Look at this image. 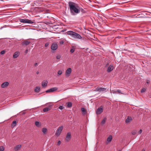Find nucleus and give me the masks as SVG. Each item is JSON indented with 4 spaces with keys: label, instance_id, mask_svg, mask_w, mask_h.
<instances>
[{
    "label": "nucleus",
    "instance_id": "9d476101",
    "mask_svg": "<svg viewBox=\"0 0 151 151\" xmlns=\"http://www.w3.org/2000/svg\"><path fill=\"white\" fill-rule=\"evenodd\" d=\"M9 83L8 82H5L1 84V87L2 88H6L9 86Z\"/></svg>",
    "mask_w": 151,
    "mask_h": 151
},
{
    "label": "nucleus",
    "instance_id": "f257e3e1",
    "mask_svg": "<svg viewBox=\"0 0 151 151\" xmlns=\"http://www.w3.org/2000/svg\"><path fill=\"white\" fill-rule=\"evenodd\" d=\"M67 34L70 35L71 37L74 39H80L82 38L81 36L78 34L72 31H68Z\"/></svg>",
    "mask_w": 151,
    "mask_h": 151
},
{
    "label": "nucleus",
    "instance_id": "de8ad7c7",
    "mask_svg": "<svg viewBox=\"0 0 151 151\" xmlns=\"http://www.w3.org/2000/svg\"><path fill=\"white\" fill-rule=\"evenodd\" d=\"M142 151H145V149H143L142 150Z\"/></svg>",
    "mask_w": 151,
    "mask_h": 151
},
{
    "label": "nucleus",
    "instance_id": "37998d69",
    "mask_svg": "<svg viewBox=\"0 0 151 151\" xmlns=\"http://www.w3.org/2000/svg\"><path fill=\"white\" fill-rule=\"evenodd\" d=\"M142 132V129H140V130L139 131V134H141Z\"/></svg>",
    "mask_w": 151,
    "mask_h": 151
},
{
    "label": "nucleus",
    "instance_id": "423d86ee",
    "mask_svg": "<svg viewBox=\"0 0 151 151\" xmlns=\"http://www.w3.org/2000/svg\"><path fill=\"white\" fill-rule=\"evenodd\" d=\"M80 10H70V13L72 15H74L80 12Z\"/></svg>",
    "mask_w": 151,
    "mask_h": 151
},
{
    "label": "nucleus",
    "instance_id": "7ed1b4c3",
    "mask_svg": "<svg viewBox=\"0 0 151 151\" xmlns=\"http://www.w3.org/2000/svg\"><path fill=\"white\" fill-rule=\"evenodd\" d=\"M63 128V127L62 126L59 127L56 131V132L55 133V135L57 136V137L59 136L61 133Z\"/></svg>",
    "mask_w": 151,
    "mask_h": 151
},
{
    "label": "nucleus",
    "instance_id": "2eb2a0df",
    "mask_svg": "<svg viewBox=\"0 0 151 151\" xmlns=\"http://www.w3.org/2000/svg\"><path fill=\"white\" fill-rule=\"evenodd\" d=\"M30 43V42L28 41H24L22 42V44L23 46H27L29 45Z\"/></svg>",
    "mask_w": 151,
    "mask_h": 151
},
{
    "label": "nucleus",
    "instance_id": "c9c22d12",
    "mask_svg": "<svg viewBox=\"0 0 151 151\" xmlns=\"http://www.w3.org/2000/svg\"><path fill=\"white\" fill-rule=\"evenodd\" d=\"M5 51L3 50L1 51L0 52V54L1 55H3L4 54Z\"/></svg>",
    "mask_w": 151,
    "mask_h": 151
},
{
    "label": "nucleus",
    "instance_id": "c85d7f7f",
    "mask_svg": "<svg viewBox=\"0 0 151 151\" xmlns=\"http://www.w3.org/2000/svg\"><path fill=\"white\" fill-rule=\"evenodd\" d=\"M62 73V72L61 70H59L58 71V76H59L60 75H61Z\"/></svg>",
    "mask_w": 151,
    "mask_h": 151
},
{
    "label": "nucleus",
    "instance_id": "6e6552de",
    "mask_svg": "<svg viewBox=\"0 0 151 151\" xmlns=\"http://www.w3.org/2000/svg\"><path fill=\"white\" fill-rule=\"evenodd\" d=\"M71 138V134L70 132H68L66 136L65 140L67 142H68Z\"/></svg>",
    "mask_w": 151,
    "mask_h": 151
},
{
    "label": "nucleus",
    "instance_id": "f3484780",
    "mask_svg": "<svg viewBox=\"0 0 151 151\" xmlns=\"http://www.w3.org/2000/svg\"><path fill=\"white\" fill-rule=\"evenodd\" d=\"M40 91V88L39 87H36L35 88V91L36 93H39Z\"/></svg>",
    "mask_w": 151,
    "mask_h": 151
},
{
    "label": "nucleus",
    "instance_id": "dca6fc26",
    "mask_svg": "<svg viewBox=\"0 0 151 151\" xmlns=\"http://www.w3.org/2000/svg\"><path fill=\"white\" fill-rule=\"evenodd\" d=\"M19 55V52H15L13 55V58H17Z\"/></svg>",
    "mask_w": 151,
    "mask_h": 151
},
{
    "label": "nucleus",
    "instance_id": "4468645a",
    "mask_svg": "<svg viewBox=\"0 0 151 151\" xmlns=\"http://www.w3.org/2000/svg\"><path fill=\"white\" fill-rule=\"evenodd\" d=\"M132 120V118L130 116H128L126 119L125 122L126 123H128L130 122Z\"/></svg>",
    "mask_w": 151,
    "mask_h": 151
},
{
    "label": "nucleus",
    "instance_id": "a19ab883",
    "mask_svg": "<svg viewBox=\"0 0 151 151\" xmlns=\"http://www.w3.org/2000/svg\"><path fill=\"white\" fill-rule=\"evenodd\" d=\"M150 83V81L149 80H147V81L146 82V83L147 84L149 83Z\"/></svg>",
    "mask_w": 151,
    "mask_h": 151
},
{
    "label": "nucleus",
    "instance_id": "6ab92c4d",
    "mask_svg": "<svg viewBox=\"0 0 151 151\" xmlns=\"http://www.w3.org/2000/svg\"><path fill=\"white\" fill-rule=\"evenodd\" d=\"M47 81H43L42 83V86L43 87H44L47 86Z\"/></svg>",
    "mask_w": 151,
    "mask_h": 151
},
{
    "label": "nucleus",
    "instance_id": "5701e85b",
    "mask_svg": "<svg viewBox=\"0 0 151 151\" xmlns=\"http://www.w3.org/2000/svg\"><path fill=\"white\" fill-rule=\"evenodd\" d=\"M81 111L82 112V114L83 115H84L86 114V110L85 109L83 108H82L81 109Z\"/></svg>",
    "mask_w": 151,
    "mask_h": 151
},
{
    "label": "nucleus",
    "instance_id": "4be33fe9",
    "mask_svg": "<svg viewBox=\"0 0 151 151\" xmlns=\"http://www.w3.org/2000/svg\"><path fill=\"white\" fill-rule=\"evenodd\" d=\"M35 125L38 127H39L41 126L40 122L38 121H36L35 122Z\"/></svg>",
    "mask_w": 151,
    "mask_h": 151
},
{
    "label": "nucleus",
    "instance_id": "1a4fd4ad",
    "mask_svg": "<svg viewBox=\"0 0 151 151\" xmlns=\"http://www.w3.org/2000/svg\"><path fill=\"white\" fill-rule=\"evenodd\" d=\"M58 47V45L56 43H53L51 45V49L53 50H56Z\"/></svg>",
    "mask_w": 151,
    "mask_h": 151
},
{
    "label": "nucleus",
    "instance_id": "c03bdc74",
    "mask_svg": "<svg viewBox=\"0 0 151 151\" xmlns=\"http://www.w3.org/2000/svg\"><path fill=\"white\" fill-rule=\"evenodd\" d=\"M60 43L61 44H63L64 43V42L63 41H61L60 42Z\"/></svg>",
    "mask_w": 151,
    "mask_h": 151
},
{
    "label": "nucleus",
    "instance_id": "cd10ccee",
    "mask_svg": "<svg viewBox=\"0 0 151 151\" xmlns=\"http://www.w3.org/2000/svg\"><path fill=\"white\" fill-rule=\"evenodd\" d=\"M61 57V56L60 55V54L57 55V56H56V58L58 60L60 59V58Z\"/></svg>",
    "mask_w": 151,
    "mask_h": 151
},
{
    "label": "nucleus",
    "instance_id": "393cba45",
    "mask_svg": "<svg viewBox=\"0 0 151 151\" xmlns=\"http://www.w3.org/2000/svg\"><path fill=\"white\" fill-rule=\"evenodd\" d=\"M106 118H104V119L102 120L101 121V124H102V125L104 124L106 122Z\"/></svg>",
    "mask_w": 151,
    "mask_h": 151
},
{
    "label": "nucleus",
    "instance_id": "864d4df0",
    "mask_svg": "<svg viewBox=\"0 0 151 151\" xmlns=\"http://www.w3.org/2000/svg\"><path fill=\"white\" fill-rule=\"evenodd\" d=\"M119 151H121V150H119Z\"/></svg>",
    "mask_w": 151,
    "mask_h": 151
},
{
    "label": "nucleus",
    "instance_id": "ea45409f",
    "mask_svg": "<svg viewBox=\"0 0 151 151\" xmlns=\"http://www.w3.org/2000/svg\"><path fill=\"white\" fill-rule=\"evenodd\" d=\"M59 109H62L63 108V106H60L59 107Z\"/></svg>",
    "mask_w": 151,
    "mask_h": 151
},
{
    "label": "nucleus",
    "instance_id": "ddd939ff",
    "mask_svg": "<svg viewBox=\"0 0 151 151\" xmlns=\"http://www.w3.org/2000/svg\"><path fill=\"white\" fill-rule=\"evenodd\" d=\"M114 69V67L112 65L109 66L107 68V71L108 72H110Z\"/></svg>",
    "mask_w": 151,
    "mask_h": 151
},
{
    "label": "nucleus",
    "instance_id": "72a5a7b5",
    "mask_svg": "<svg viewBox=\"0 0 151 151\" xmlns=\"http://www.w3.org/2000/svg\"><path fill=\"white\" fill-rule=\"evenodd\" d=\"M145 91H146V89L145 88H143L141 89V93H143V92H145Z\"/></svg>",
    "mask_w": 151,
    "mask_h": 151
},
{
    "label": "nucleus",
    "instance_id": "412c9836",
    "mask_svg": "<svg viewBox=\"0 0 151 151\" xmlns=\"http://www.w3.org/2000/svg\"><path fill=\"white\" fill-rule=\"evenodd\" d=\"M17 124V121H14L12 122V128H14L15 126H16Z\"/></svg>",
    "mask_w": 151,
    "mask_h": 151
},
{
    "label": "nucleus",
    "instance_id": "f03ea898",
    "mask_svg": "<svg viewBox=\"0 0 151 151\" xmlns=\"http://www.w3.org/2000/svg\"><path fill=\"white\" fill-rule=\"evenodd\" d=\"M70 9H79L80 8L78 5L76 3L70 1L68 3Z\"/></svg>",
    "mask_w": 151,
    "mask_h": 151
},
{
    "label": "nucleus",
    "instance_id": "f704fd0d",
    "mask_svg": "<svg viewBox=\"0 0 151 151\" xmlns=\"http://www.w3.org/2000/svg\"><path fill=\"white\" fill-rule=\"evenodd\" d=\"M111 92L113 93H116L117 91L116 90H113Z\"/></svg>",
    "mask_w": 151,
    "mask_h": 151
},
{
    "label": "nucleus",
    "instance_id": "8fccbe9b",
    "mask_svg": "<svg viewBox=\"0 0 151 151\" xmlns=\"http://www.w3.org/2000/svg\"><path fill=\"white\" fill-rule=\"evenodd\" d=\"M34 10H32V11H31L32 12H33Z\"/></svg>",
    "mask_w": 151,
    "mask_h": 151
},
{
    "label": "nucleus",
    "instance_id": "0eeeda50",
    "mask_svg": "<svg viewBox=\"0 0 151 151\" xmlns=\"http://www.w3.org/2000/svg\"><path fill=\"white\" fill-rule=\"evenodd\" d=\"M58 89V88L56 87L52 88L46 91V93L53 92L56 91Z\"/></svg>",
    "mask_w": 151,
    "mask_h": 151
},
{
    "label": "nucleus",
    "instance_id": "9b49d317",
    "mask_svg": "<svg viewBox=\"0 0 151 151\" xmlns=\"http://www.w3.org/2000/svg\"><path fill=\"white\" fill-rule=\"evenodd\" d=\"M71 68H68L66 70L65 75L67 77H68L71 73Z\"/></svg>",
    "mask_w": 151,
    "mask_h": 151
},
{
    "label": "nucleus",
    "instance_id": "b1692460",
    "mask_svg": "<svg viewBox=\"0 0 151 151\" xmlns=\"http://www.w3.org/2000/svg\"><path fill=\"white\" fill-rule=\"evenodd\" d=\"M112 136L111 135H110L107 139V141L109 142H110L112 139Z\"/></svg>",
    "mask_w": 151,
    "mask_h": 151
},
{
    "label": "nucleus",
    "instance_id": "f8f14e48",
    "mask_svg": "<svg viewBox=\"0 0 151 151\" xmlns=\"http://www.w3.org/2000/svg\"><path fill=\"white\" fill-rule=\"evenodd\" d=\"M103 111V107L101 106L98 108L96 111L97 114H100Z\"/></svg>",
    "mask_w": 151,
    "mask_h": 151
},
{
    "label": "nucleus",
    "instance_id": "39448f33",
    "mask_svg": "<svg viewBox=\"0 0 151 151\" xmlns=\"http://www.w3.org/2000/svg\"><path fill=\"white\" fill-rule=\"evenodd\" d=\"M95 91L99 92H106V88H96Z\"/></svg>",
    "mask_w": 151,
    "mask_h": 151
},
{
    "label": "nucleus",
    "instance_id": "a878e982",
    "mask_svg": "<svg viewBox=\"0 0 151 151\" xmlns=\"http://www.w3.org/2000/svg\"><path fill=\"white\" fill-rule=\"evenodd\" d=\"M50 110V109L48 108H45L43 109L44 112H46L49 111Z\"/></svg>",
    "mask_w": 151,
    "mask_h": 151
},
{
    "label": "nucleus",
    "instance_id": "603ef678",
    "mask_svg": "<svg viewBox=\"0 0 151 151\" xmlns=\"http://www.w3.org/2000/svg\"><path fill=\"white\" fill-rule=\"evenodd\" d=\"M8 9V10H9V9Z\"/></svg>",
    "mask_w": 151,
    "mask_h": 151
},
{
    "label": "nucleus",
    "instance_id": "a211bd4d",
    "mask_svg": "<svg viewBox=\"0 0 151 151\" xmlns=\"http://www.w3.org/2000/svg\"><path fill=\"white\" fill-rule=\"evenodd\" d=\"M21 145H17L14 147V150L16 151H18L19 150V149L21 148Z\"/></svg>",
    "mask_w": 151,
    "mask_h": 151
},
{
    "label": "nucleus",
    "instance_id": "7c9ffc66",
    "mask_svg": "<svg viewBox=\"0 0 151 151\" xmlns=\"http://www.w3.org/2000/svg\"><path fill=\"white\" fill-rule=\"evenodd\" d=\"M137 132L136 130H134V131L132 132V134L133 135H134Z\"/></svg>",
    "mask_w": 151,
    "mask_h": 151
},
{
    "label": "nucleus",
    "instance_id": "49530a36",
    "mask_svg": "<svg viewBox=\"0 0 151 151\" xmlns=\"http://www.w3.org/2000/svg\"><path fill=\"white\" fill-rule=\"evenodd\" d=\"M39 73V71H37L36 73L37 74H38Z\"/></svg>",
    "mask_w": 151,
    "mask_h": 151
},
{
    "label": "nucleus",
    "instance_id": "3c124183",
    "mask_svg": "<svg viewBox=\"0 0 151 151\" xmlns=\"http://www.w3.org/2000/svg\"><path fill=\"white\" fill-rule=\"evenodd\" d=\"M81 10L82 11V12H83V11L84 10Z\"/></svg>",
    "mask_w": 151,
    "mask_h": 151
},
{
    "label": "nucleus",
    "instance_id": "58836bf2",
    "mask_svg": "<svg viewBox=\"0 0 151 151\" xmlns=\"http://www.w3.org/2000/svg\"><path fill=\"white\" fill-rule=\"evenodd\" d=\"M74 49H72L70 50V52H71V53H73L74 52Z\"/></svg>",
    "mask_w": 151,
    "mask_h": 151
},
{
    "label": "nucleus",
    "instance_id": "2f4dec72",
    "mask_svg": "<svg viewBox=\"0 0 151 151\" xmlns=\"http://www.w3.org/2000/svg\"><path fill=\"white\" fill-rule=\"evenodd\" d=\"M49 45V42H47L45 44V47H47Z\"/></svg>",
    "mask_w": 151,
    "mask_h": 151
},
{
    "label": "nucleus",
    "instance_id": "20e7f679",
    "mask_svg": "<svg viewBox=\"0 0 151 151\" xmlns=\"http://www.w3.org/2000/svg\"><path fill=\"white\" fill-rule=\"evenodd\" d=\"M19 21L20 22L22 23H29V24H32L33 23V22L32 21L27 19H19Z\"/></svg>",
    "mask_w": 151,
    "mask_h": 151
},
{
    "label": "nucleus",
    "instance_id": "4c0bfd02",
    "mask_svg": "<svg viewBox=\"0 0 151 151\" xmlns=\"http://www.w3.org/2000/svg\"><path fill=\"white\" fill-rule=\"evenodd\" d=\"M117 91V93H121V91L120 90L118 89L116 90Z\"/></svg>",
    "mask_w": 151,
    "mask_h": 151
},
{
    "label": "nucleus",
    "instance_id": "c756f323",
    "mask_svg": "<svg viewBox=\"0 0 151 151\" xmlns=\"http://www.w3.org/2000/svg\"><path fill=\"white\" fill-rule=\"evenodd\" d=\"M4 149V148L3 146H1L0 147V151H3Z\"/></svg>",
    "mask_w": 151,
    "mask_h": 151
},
{
    "label": "nucleus",
    "instance_id": "a18cd8bd",
    "mask_svg": "<svg viewBox=\"0 0 151 151\" xmlns=\"http://www.w3.org/2000/svg\"><path fill=\"white\" fill-rule=\"evenodd\" d=\"M35 66H36L37 65V63H35Z\"/></svg>",
    "mask_w": 151,
    "mask_h": 151
},
{
    "label": "nucleus",
    "instance_id": "79ce46f5",
    "mask_svg": "<svg viewBox=\"0 0 151 151\" xmlns=\"http://www.w3.org/2000/svg\"><path fill=\"white\" fill-rule=\"evenodd\" d=\"M28 52V50L27 49L25 51V54H27Z\"/></svg>",
    "mask_w": 151,
    "mask_h": 151
},
{
    "label": "nucleus",
    "instance_id": "09e8293b",
    "mask_svg": "<svg viewBox=\"0 0 151 151\" xmlns=\"http://www.w3.org/2000/svg\"><path fill=\"white\" fill-rule=\"evenodd\" d=\"M108 65V64H107L106 65V66H107Z\"/></svg>",
    "mask_w": 151,
    "mask_h": 151
},
{
    "label": "nucleus",
    "instance_id": "e433bc0d",
    "mask_svg": "<svg viewBox=\"0 0 151 151\" xmlns=\"http://www.w3.org/2000/svg\"><path fill=\"white\" fill-rule=\"evenodd\" d=\"M61 143V141L60 140H58V141L57 145H60Z\"/></svg>",
    "mask_w": 151,
    "mask_h": 151
},
{
    "label": "nucleus",
    "instance_id": "473e14b6",
    "mask_svg": "<svg viewBox=\"0 0 151 151\" xmlns=\"http://www.w3.org/2000/svg\"><path fill=\"white\" fill-rule=\"evenodd\" d=\"M123 3H126L129 2L131 0H123Z\"/></svg>",
    "mask_w": 151,
    "mask_h": 151
},
{
    "label": "nucleus",
    "instance_id": "aec40b11",
    "mask_svg": "<svg viewBox=\"0 0 151 151\" xmlns=\"http://www.w3.org/2000/svg\"><path fill=\"white\" fill-rule=\"evenodd\" d=\"M42 131L44 134H45L47 132V129L45 128H43L42 129Z\"/></svg>",
    "mask_w": 151,
    "mask_h": 151
},
{
    "label": "nucleus",
    "instance_id": "bb28decb",
    "mask_svg": "<svg viewBox=\"0 0 151 151\" xmlns=\"http://www.w3.org/2000/svg\"><path fill=\"white\" fill-rule=\"evenodd\" d=\"M67 106L68 107H71L72 106V104L71 102H69L67 103Z\"/></svg>",
    "mask_w": 151,
    "mask_h": 151
}]
</instances>
